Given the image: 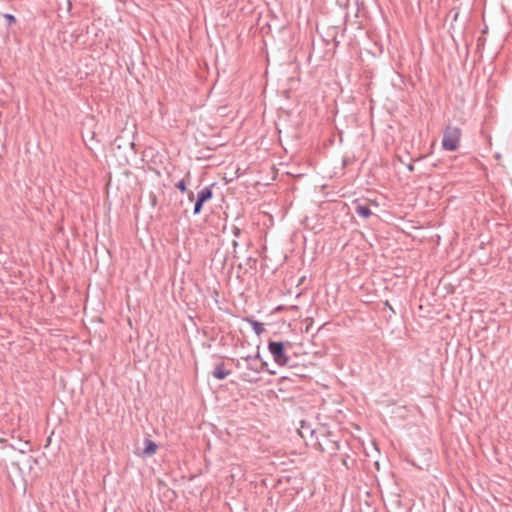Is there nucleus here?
I'll return each instance as SVG.
<instances>
[{"instance_id": "obj_4", "label": "nucleus", "mask_w": 512, "mask_h": 512, "mask_svg": "<svg viewBox=\"0 0 512 512\" xmlns=\"http://www.w3.org/2000/svg\"><path fill=\"white\" fill-rule=\"evenodd\" d=\"M212 198V190L208 187L203 188L197 194V201L194 207V213H199L201 211L202 205Z\"/></svg>"}, {"instance_id": "obj_8", "label": "nucleus", "mask_w": 512, "mask_h": 512, "mask_svg": "<svg viewBox=\"0 0 512 512\" xmlns=\"http://www.w3.org/2000/svg\"><path fill=\"white\" fill-rule=\"evenodd\" d=\"M249 323L251 324L254 332L257 334V335H260L263 333L264 331V328H263V325L257 321H254V320H249Z\"/></svg>"}, {"instance_id": "obj_9", "label": "nucleus", "mask_w": 512, "mask_h": 512, "mask_svg": "<svg viewBox=\"0 0 512 512\" xmlns=\"http://www.w3.org/2000/svg\"><path fill=\"white\" fill-rule=\"evenodd\" d=\"M3 17L6 20L8 27H10L16 23V17L13 14L5 13V14H3Z\"/></svg>"}, {"instance_id": "obj_6", "label": "nucleus", "mask_w": 512, "mask_h": 512, "mask_svg": "<svg viewBox=\"0 0 512 512\" xmlns=\"http://www.w3.org/2000/svg\"><path fill=\"white\" fill-rule=\"evenodd\" d=\"M229 374L230 372L225 369L223 364L216 366L213 371V376L220 380L225 379Z\"/></svg>"}, {"instance_id": "obj_10", "label": "nucleus", "mask_w": 512, "mask_h": 512, "mask_svg": "<svg viewBox=\"0 0 512 512\" xmlns=\"http://www.w3.org/2000/svg\"><path fill=\"white\" fill-rule=\"evenodd\" d=\"M176 187L182 191V192H185L186 191V185L184 183V181H179L177 184H176Z\"/></svg>"}, {"instance_id": "obj_2", "label": "nucleus", "mask_w": 512, "mask_h": 512, "mask_svg": "<svg viewBox=\"0 0 512 512\" xmlns=\"http://www.w3.org/2000/svg\"><path fill=\"white\" fill-rule=\"evenodd\" d=\"M269 352L272 354L274 361L280 365L284 366L288 363V356L285 353L284 344L281 342L271 341L268 344Z\"/></svg>"}, {"instance_id": "obj_11", "label": "nucleus", "mask_w": 512, "mask_h": 512, "mask_svg": "<svg viewBox=\"0 0 512 512\" xmlns=\"http://www.w3.org/2000/svg\"><path fill=\"white\" fill-rule=\"evenodd\" d=\"M385 305L387 306V308H390V310L393 311V308L389 305L388 301L385 302Z\"/></svg>"}, {"instance_id": "obj_1", "label": "nucleus", "mask_w": 512, "mask_h": 512, "mask_svg": "<svg viewBox=\"0 0 512 512\" xmlns=\"http://www.w3.org/2000/svg\"><path fill=\"white\" fill-rule=\"evenodd\" d=\"M461 130L457 127H447L444 131L442 146L445 150L455 151L459 147Z\"/></svg>"}, {"instance_id": "obj_5", "label": "nucleus", "mask_w": 512, "mask_h": 512, "mask_svg": "<svg viewBox=\"0 0 512 512\" xmlns=\"http://www.w3.org/2000/svg\"><path fill=\"white\" fill-rule=\"evenodd\" d=\"M144 445H145V448L142 452L143 456H152L158 450L157 444L150 439H145Z\"/></svg>"}, {"instance_id": "obj_3", "label": "nucleus", "mask_w": 512, "mask_h": 512, "mask_svg": "<svg viewBox=\"0 0 512 512\" xmlns=\"http://www.w3.org/2000/svg\"><path fill=\"white\" fill-rule=\"evenodd\" d=\"M92 122L93 119H90V124L85 123L82 130L83 141L90 150H93V144L96 138V130L94 129V124Z\"/></svg>"}, {"instance_id": "obj_7", "label": "nucleus", "mask_w": 512, "mask_h": 512, "mask_svg": "<svg viewBox=\"0 0 512 512\" xmlns=\"http://www.w3.org/2000/svg\"><path fill=\"white\" fill-rule=\"evenodd\" d=\"M356 213L363 219H367L371 215V210L366 206L358 205L356 207Z\"/></svg>"}, {"instance_id": "obj_12", "label": "nucleus", "mask_w": 512, "mask_h": 512, "mask_svg": "<svg viewBox=\"0 0 512 512\" xmlns=\"http://www.w3.org/2000/svg\"><path fill=\"white\" fill-rule=\"evenodd\" d=\"M234 233L237 235V233H238V228L237 227L234 228Z\"/></svg>"}]
</instances>
